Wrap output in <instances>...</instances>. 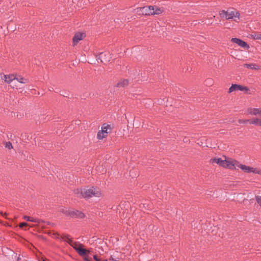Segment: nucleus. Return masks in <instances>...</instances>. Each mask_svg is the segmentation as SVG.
<instances>
[{
  "mask_svg": "<svg viewBox=\"0 0 261 261\" xmlns=\"http://www.w3.org/2000/svg\"><path fill=\"white\" fill-rule=\"evenodd\" d=\"M77 196L80 197L88 198L95 196L99 197L101 195L100 192L98 189L91 187L89 189L84 188L81 190L77 189L75 193Z\"/></svg>",
  "mask_w": 261,
  "mask_h": 261,
  "instance_id": "1",
  "label": "nucleus"
},
{
  "mask_svg": "<svg viewBox=\"0 0 261 261\" xmlns=\"http://www.w3.org/2000/svg\"><path fill=\"white\" fill-rule=\"evenodd\" d=\"M219 15L222 18H225L226 19H234L235 21L236 18L239 19L240 17V13L237 11L222 10L220 11Z\"/></svg>",
  "mask_w": 261,
  "mask_h": 261,
  "instance_id": "2",
  "label": "nucleus"
},
{
  "mask_svg": "<svg viewBox=\"0 0 261 261\" xmlns=\"http://www.w3.org/2000/svg\"><path fill=\"white\" fill-rule=\"evenodd\" d=\"M112 127L111 125L104 123L101 126V129L97 133V138L99 140H101L107 136L108 134L112 130Z\"/></svg>",
  "mask_w": 261,
  "mask_h": 261,
  "instance_id": "3",
  "label": "nucleus"
},
{
  "mask_svg": "<svg viewBox=\"0 0 261 261\" xmlns=\"http://www.w3.org/2000/svg\"><path fill=\"white\" fill-rule=\"evenodd\" d=\"M111 58V55L108 52H103L100 53L96 56V60L98 62L99 61L103 64L108 63Z\"/></svg>",
  "mask_w": 261,
  "mask_h": 261,
  "instance_id": "4",
  "label": "nucleus"
},
{
  "mask_svg": "<svg viewBox=\"0 0 261 261\" xmlns=\"http://www.w3.org/2000/svg\"><path fill=\"white\" fill-rule=\"evenodd\" d=\"M241 169L246 173H253L261 175V170L247 166L245 165H241Z\"/></svg>",
  "mask_w": 261,
  "mask_h": 261,
  "instance_id": "5",
  "label": "nucleus"
},
{
  "mask_svg": "<svg viewBox=\"0 0 261 261\" xmlns=\"http://www.w3.org/2000/svg\"><path fill=\"white\" fill-rule=\"evenodd\" d=\"M66 215L70 216L72 218H83L84 217L85 215L82 212L79 211L77 210L75 211H66Z\"/></svg>",
  "mask_w": 261,
  "mask_h": 261,
  "instance_id": "6",
  "label": "nucleus"
},
{
  "mask_svg": "<svg viewBox=\"0 0 261 261\" xmlns=\"http://www.w3.org/2000/svg\"><path fill=\"white\" fill-rule=\"evenodd\" d=\"M140 10L142 14L145 15H152V13H154L153 6H144L140 8Z\"/></svg>",
  "mask_w": 261,
  "mask_h": 261,
  "instance_id": "7",
  "label": "nucleus"
},
{
  "mask_svg": "<svg viewBox=\"0 0 261 261\" xmlns=\"http://www.w3.org/2000/svg\"><path fill=\"white\" fill-rule=\"evenodd\" d=\"M236 90L248 91V88L247 87L243 86L238 84H232L231 87L229 88V92L231 93Z\"/></svg>",
  "mask_w": 261,
  "mask_h": 261,
  "instance_id": "8",
  "label": "nucleus"
},
{
  "mask_svg": "<svg viewBox=\"0 0 261 261\" xmlns=\"http://www.w3.org/2000/svg\"><path fill=\"white\" fill-rule=\"evenodd\" d=\"M76 251L81 255L84 256L87 253L89 252V251L84 249L82 247L81 244H77L76 243L75 244V246L73 247Z\"/></svg>",
  "mask_w": 261,
  "mask_h": 261,
  "instance_id": "9",
  "label": "nucleus"
},
{
  "mask_svg": "<svg viewBox=\"0 0 261 261\" xmlns=\"http://www.w3.org/2000/svg\"><path fill=\"white\" fill-rule=\"evenodd\" d=\"M231 41L233 43L237 44L238 45L244 48L248 49L249 48V45L245 41L240 39L237 38H232L231 39Z\"/></svg>",
  "mask_w": 261,
  "mask_h": 261,
  "instance_id": "10",
  "label": "nucleus"
},
{
  "mask_svg": "<svg viewBox=\"0 0 261 261\" xmlns=\"http://www.w3.org/2000/svg\"><path fill=\"white\" fill-rule=\"evenodd\" d=\"M85 36L84 33H76L72 39V42L74 45H76L80 41L83 39Z\"/></svg>",
  "mask_w": 261,
  "mask_h": 261,
  "instance_id": "11",
  "label": "nucleus"
},
{
  "mask_svg": "<svg viewBox=\"0 0 261 261\" xmlns=\"http://www.w3.org/2000/svg\"><path fill=\"white\" fill-rule=\"evenodd\" d=\"M1 77L3 80L5 81V82H7V83H10L13 80H15V78H16V75L12 74L9 75L3 74V75H1Z\"/></svg>",
  "mask_w": 261,
  "mask_h": 261,
  "instance_id": "12",
  "label": "nucleus"
},
{
  "mask_svg": "<svg viewBox=\"0 0 261 261\" xmlns=\"http://www.w3.org/2000/svg\"><path fill=\"white\" fill-rule=\"evenodd\" d=\"M226 160H223L221 158H215L214 159H211V162L212 164H217L219 165L220 166L222 167H225V164H226L225 161Z\"/></svg>",
  "mask_w": 261,
  "mask_h": 261,
  "instance_id": "13",
  "label": "nucleus"
},
{
  "mask_svg": "<svg viewBox=\"0 0 261 261\" xmlns=\"http://www.w3.org/2000/svg\"><path fill=\"white\" fill-rule=\"evenodd\" d=\"M111 5L110 4H108L107 6H105L101 7L100 9L98 10L99 12V14L100 15H105L108 14L109 8H110Z\"/></svg>",
  "mask_w": 261,
  "mask_h": 261,
  "instance_id": "14",
  "label": "nucleus"
},
{
  "mask_svg": "<svg viewBox=\"0 0 261 261\" xmlns=\"http://www.w3.org/2000/svg\"><path fill=\"white\" fill-rule=\"evenodd\" d=\"M226 164H225V167L226 168H228L229 169H234V164H233V160L231 159H228L225 161Z\"/></svg>",
  "mask_w": 261,
  "mask_h": 261,
  "instance_id": "15",
  "label": "nucleus"
},
{
  "mask_svg": "<svg viewBox=\"0 0 261 261\" xmlns=\"http://www.w3.org/2000/svg\"><path fill=\"white\" fill-rule=\"evenodd\" d=\"M249 114L253 115H259L261 116V109L260 108H253L251 109Z\"/></svg>",
  "mask_w": 261,
  "mask_h": 261,
  "instance_id": "16",
  "label": "nucleus"
},
{
  "mask_svg": "<svg viewBox=\"0 0 261 261\" xmlns=\"http://www.w3.org/2000/svg\"><path fill=\"white\" fill-rule=\"evenodd\" d=\"M250 124L261 126V118H253L250 119Z\"/></svg>",
  "mask_w": 261,
  "mask_h": 261,
  "instance_id": "17",
  "label": "nucleus"
},
{
  "mask_svg": "<svg viewBox=\"0 0 261 261\" xmlns=\"http://www.w3.org/2000/svg\"><path fill=\"white\" fill-rule=\"evenodd\" d=\"M128 81L127 80H123L117 84L118 87H124L128 85Z\"/></svg>",
  "mask_w": 261,
  "mask_h": 261,
  "instance_id": "18",
  "label": "nucleus"
},
{
  "mask_svg": "<svg viewBox=\"0 0 261 261\" xmlns=\"http://www.w3.org/2000/svg\"><path fill=\"white\" fill-rule=\"evenodd\" d=\"M153 11H154V13H152V15H154V14L158 15V14H160L162 13L163 11V9L159 8L156 6H153Z\"/></svg>",
  "mask_w": 261,
  "mask_h": 261,
  "instance_id": "19",
  "label": "nucleus"
},
{
  "mask_svg": "<svg viewBox=\"0 0 261 261\" xmlns=\"http://www.w3.org/2000/svg\"><path fill=\"white\" fill-rule=\"evenodd\" d=\"M244 67L251 69H257L258 67L257 65L254 64H245Z\"/></svg>",
  "mask_w": 261,
  "mask_h": 261,
  "instance_id": "20",
  "label": "nucleus"
},
{
  "mask_svg": "<svg viewBox=\"0 0 261 261\" xmlns=\"http://www.w3.org/2000/svg\"><path fill=\"white\" fill-rule=\"evenodd\" d=\"M23 218L28 221L33 222H39V220L38 219H35L33 218H31L27 216H24Z\"/></svg>",
  "mask_w": 261,
  "mask_h": 261,
  "instance_id": "21",
  "label": "nucleus"
},
{
  "mask_svg": "<svg viewBox=\"0 0 261 261\" xmlns=\"http://www.w3.org/2000/svg\"><path fill=\"white\" fill-rule=\"evenodd\" d=\"M15 80H16L18 82H19L20 83L24 84L27 82V80L21 77V76H18L15 78Z\"/></svg>",
  "mask_w": 261,
  "mask_h": 261,
  "instance_id": "22",
  "label": "nucleus"
},
{
  "mask_svg": "<svg viewBox=\"0 0 261 261\" xmlns=\"http://www.w3.org/2000/svg\"><path fill=\"white\" fill-rule=\"evenodd\" d=\"M233 164H234V169H236L237 167L240 168L241 169V165H243L242 164H240V163L235 160H233Z\"/></svg>",
  "mask_w": 261,
  "mask_h": 261,
  "instance_id": "23",
  "label": "nucleus"
},
{
  "mask_svg": "<svg viewBox=\"0 0 261 261\" xmlns=\"http://www.w3.org/2000/svg\"><path fill=\"white\" fill-rule=\"evenodd\" d=\"M120 206H116V205H114L112 208L113 210V211H116V213H118V212L119 211V213H120Z\"/></svg>",
  "mask_w": 261,
  "mask_h": 261,
  "instance_id": "24",
  "label": "nucleus"
},
{
  "mask_svg": "<svg viewBox=\"0 0 261 261\" xmlns=\"http://www.w3.org/2000/svg\"><path fill=\"white\" fill-rule=\"evenodd\" d=\"M250 120H249V119H246V120L239 119V120H238V122H239L240 123H250Z\"/></svg>",
  "mask_w": 261,
  "mask_h": 261,
  "instance_id": "25",
  "label": "nucleus"
},
{
  "mask_svg": "<svg viewBox=\"0 0 261 261\" xmlns=\"http://www.w3.org/2000/svg\"><path fill=\"white\" fill-rule=\"evenodd\" d=\"M5 147L9 149L13 148L12 143L10 142H6L5 144Z\"/></svg>",
  "mask_w": 261,
  "mask_h": 261,
  "instance_id": "26",
  "label": "nucleus"
},
{
  "mask_svg": "<svg viewBox=\"0 0 261 261\" xmlns=\"http://www.w3.org/2000/svg\"><path fill=\"white\" fill-rule=\"evenodd\" d=\"M255 199L257 203L261 206V196H256Z\"/></svg>",
  "mask_w": 261,
  "mask_h": 261,
  "instance_id": "27",
  "label": "nucleus"
},
{
  "mask_svg": "<svg viewBox=\"0 0 261 261\" xmlns=\"http://www.w3.org/2000/svg\"><path fill=\"white\" fill-rule=\"evenodd\" d=\"M27 225V223L25 222H21L19 224V226L20 228H22L23 227L26 226Z\"/></svg>",
  "mask_w": 261,
  "mask_h": 261,
  "instance_id": "28",
  "label": "nucleus"
},
{
  "mask_svg": "<svg viewBox=\"0 0 261 261\" xmlns=\"http://www.w3.org/2000/svg\"><path fill=\"white\" fill-rule=\"evenodd\" d=\"M254 38L256 39H261V34L255 35Z\"/></svg>",
  "mask_w": 261,
  "mask_h": 261,
  "instance_id": "29",
  "label": "nucleus"
},
{
  "mask_svg": "<svg viewBox=\"0 0 261 261\" xmlns=\"http://www.w3.org/2000/svg\"><path fill=\"white\" fill-rule=\"evenodd\" d=\"M93 258L95 261H100L97 257L96 255H94L93 256Z\"/></svg>",
  "mask_w": 261,
  "mask_h": 261,
  "instance_id": "30",
  "label": "nucleus"
},
{
  "mask_svg": "<svg viewBox=\"0 0 261 261\" xmlns=\"http://www.w3.org/2000/svg\"><path fill=\"white\" fill-rule=\"evenodd\" d=\"M84 260H85V261H91L90 260H89V259L87 257H85L84 258Z\"/></svg>",
  "mask_w": 261,
  "mask_h": 261,
  "instance_id": "31",
  "label": "nucleus"
},
{
  "mask_svg": "<svg viewBox=\"0 0 261 261\" xmlns=\"http://www.w3.org/2000/svg\"><path fill=\"white\" fill-rule=\"evenodd\" d=\"M103 261H109V259L108 260V259H105Z\"/></svg>",
  "mask_w": 261,
  "mask_h": 261,
  "instance_id": "32",
  "label": "nucleus"
},
{
  "mask_svg": "<svg viewBox=\"0 0 261 261\" xmlns=\"http://www.w3.org/2000/svg\"><path fill=\"white\" fill-rule=\"evenodd\" d=\"M43 261H47V260L44 259Z\"/></svg>",
  "mask_w": 261,
  "mask_h": 261,
  "instance_id": "33",
  "label": "nucleus"
}]
</instances>
